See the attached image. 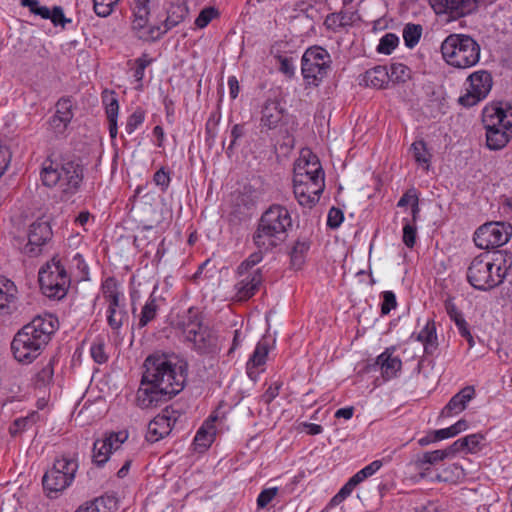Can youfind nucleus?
<instances>
[{
	"mask_svg": "<svg viewBox=\"0 0 512 512\" xmlns=\"http://www.w3.org/2000/svg\"><path fill=\"white\" fill-rule=\"evenodd\" d=\"M39 284L45 296L62 299L70 286V277L60 259L53 257L39 270Z\"/></svg>",
	"mask_w": 512,
	"mask_h": 512,
	"instance_id": "7",
	"label": "nucleus"
},
{
	"mask_svg": "<svg viewBox=\"0 0 512 512\" xmlns=\"http://www.w3.org/2000/svg\"><path fill=\"white\" fill-rule=\"evenodd\" d=\"M470 88L460 96L458 102L464 107H472L482 101L489 94L493 79L486 70H479L470 74L467 78Z\"/></svg>",
	"mask_w": 512,
	"mask_h": 512,
	"instance_id": "13",
	"label": "nucleus"
},
{
	"mask_svg": "<svg viewBox=\"0 0 512 512\" xmlns=\"http://www.w3.org/2000/svg\"><path fill=\"white\" fill-rule=\"evenodd\" d=\"M397 306L396 296L392 291L383 292V302L381 305V313L387 315Z\"/></svg>",
	"mask_w": 512,
	"mask_h": 512,
	"instance_id": "61",
	"label": "nucleus"
},
{
	"mask_svg": "<svg viewBox=\"0 0 512 512\" xmlns=\"http://www.w3.org/2000/svg\"><path fill=\"white\" fill-rule=\"evenodd\" d=\"M69 124V121H64V119L54 117V115L49 120V125L57 136L63 135L66 132V129Z\"/></svg>",
	"mask_w": 512,
	"mask_h": 512,
	"instance_id": "63",
	"label": "nucleus"
},
{
	"mask_svg": "<svg viewBox=\"0 0 512 512\" xmlns=\"http://www.w3.org/2000/svg\"><path fill=\"white\" fill-rule=\"evenodd\" d=\"M145 371L136 394V403L142 409L167 402L184 388L186 369L174 365L164 354H153L144 361Z\"/></svg>",
	"mask_w": 512,
	"mask_h": 512,
	"instance_id": "1",
	"label": "nucleus"
},
{
	"mask_svg": "<svg viewBox=\"0 0 512 512\" xmlns=\"http://www.w3.org/2000/svg\"><path fill=\"white\" fill-rule=\"evenodd\" d=\"M218 15V12L213 7L204 8L195 20V25L198 28L206 27L213 18Z\"/></svg>",
	"mask_w": 512,
	"mask_h": 512,
	"instance_id": "53",
	"label": "nucleus"
},
{
	"mask_svg": "<svg viewBox=\"0 0 512 512\" xmlns=\"http://www.w3.org/2000/svg\"><path fill=\"white\" fill-rule=\"evenodd\" d=\"M185 339L192 343V349L198 354H213L218 350V336L216 331L207 324H204L200 329L186 336Z\"/></svg>",
	"mask_w": 512,
	"mask_h": 512,
	"instance_id": "15",
	"label": "nucleus"
},
{
	"mask_svg": "<svg viewBox=\"0 0 512 512\" xmlns=\"http://www.w3.org/2000/svg\"><path fill=\"white\" fill-rule=\"evenodd\" d=\"M404 221H405V224L403 226L402 240H403V243L408 248H413L416 243L417 228H416L415 224L411 223L409 220L404 219Z\"/></svg>",
	"mask_w": 512,
	"mask_h": 512,
	"instance_id": "50",
	"label": "nucleus"
},
{
	"mask_svg": "<svg viewBox=\"0 0 512 512\" xmlns=\"http://www.w3.org/2000/svg\"><path fill=\"white\" fill-rule=\"evenodd\" d=\"M389 81L404 83L410 78V69L402 63H393L388 71Z\"/></svg>",
	"mask_w": 512,
	"mask_h": 512,
	"instance_id": "45",
	"label": "nucleus"
},
{
	"mask_svg": "<svg viewBox=\"0 0 512 512\" xmlns=\"http://www.w3.org/2000/svg\"><path fill=\"white\" fill-rule=\"evenodd\" d=\"M293 117L289 115L284 107H282L280 100L268 99L262 106L260 127L262 131L265 130H278L283 137H290L292 132L296 130L297 123L292 121L289 126L290 119Z\"/></svg>",
	"mask_w": 512,
	"mask_h": 512,
	"instance_id": "9",
	"label": "nucleus"
},
{
	"mask_svg": "<svg viewBox=\"0 0 512 512\" xmlns=\"http://www.w3.org/2000/svg\"><path fill=\"white\" fill-rule=\"evenodd\" d=\"M507 269L501 264L492 261L487 254L475 257L468 269L467 280L472 287L481 291H488L499 286Z\"/></svg>",
	"mask_w": 512,
	"mask_h": 512,
	"instance_id": "6",
	"label": "nucleus"
},
{
	"mask_svg": "<svg viewBox=\"0 0 512 512\" xmlns=\"http://www.w3.org/2000/svg\"><path fill=\"white\" fill-rule=\"evenodd\" d=\"M153 180L157 186L161 188V191H166L170 184V175L163 167L155 172Z\"/></svg>",
	"mask_w": 512,
	"mask_h": 512,
	"instance_id": "62",
	"label": "nucleus"
},
{
	"mask_svg": "<svg viewBox=\"0 0 512 512\" xmlns=\"http://www.w3.org/2000/svg\"><path fill=\"white\" fill-rule=\"evenodd\" d=\"M444 60L456 68H469L480 59V45L466 34H450L441 44Z\"/></svg>",
	"mask_w": 512,
	"mask_h": 512,
	"instance_id": "5",
	"label": "nucleus"
},
{
	"mask_svg": "<svg viewBox=\"0 0 512 512\" xmlns=\"http://www.w3.org/2000/svg\"><path fill=\"white\" fill-rule=\"evenodd\" d=\"M217 417H210L205 421L204 425L197 431L194 438L195 449L198 451L206 450L213 442L215 436V429L213 422Z\"/></svg>",
	"mask_w": 512,
	"mask_h": 512,
	"instance_id": "27",
	"label": "nucleus"
},
{
	"mask_svg": "<svg viewBox=\"0 0 512 512\" xmlns=\"http://www.w3.org/2000/svg\"><path fill=\"white\" fill-rule=\"evenodd\" d=\"M103 103L109 123V134L112 139L117 136V117L119 111V103L114 92H105L103 95Z\"/></svg>",
	"mask_w": 512,
	"mask_h": 512,
	"instance_id": "26",
	"label": "nucleus"
},
{
	"mask_svg": "<svg viewBox=\"0 0 512 512\" xmlns=\"http://www.w3.org/2000/svg\"><path fill=\"white\" fill-rule=\"evenodd\" d=\"M118 0H93V9L100 17H107L113 11Z\"/></svg>",
	"mask_w": 512,
	"mask_h": 512,
	"instance_id": "52",
	"label": "nucleus"
},
{
	"mask_svg": "<svg viewBox=\"0 0 512 512\" xmlns=\"http://www.w3.org/2000/svg\"><path fill=\"white\" fill-rule=\"evenodd\" d=\"M394 352V346L388 347L376 359V365L380 366L382 376L385 380L396 377L402 367L400 358L393 357Z\"/></svg>",
	"mask_w": 512,
	"mask_h": 512,
	"instance_id": "22",
	"label": "nucleus"
},
{
	"mask_svg": "<svg viewBox=\"0 0 512 512\" xmlns=\"http://www.w3.org/2000/svg\"><path fill=\"white\" fill-rule=\"evenodd\" d=\"M310 249V241L307 238H298L293 244L290 252L291 264L299 269L305 261L306 254Z\"/></svg>",
	"mask_w": 512,
	"mask_h": 512,
	"instance_id": "34",
	"label": "nucleus"
},
{
	"mask_svg": "<svg viewBox=\"0 0 512 512\" xmlns=\"http://www.w3.org/2000/svg\"><path fill=\"white\" fill-rule=\"evenodd\" d=\"M292 219L288 209L282 205H271L260 217L252 235L258 249L272 251L285 242Z\"/></svg>",
	"mask_w": 512,
	"mask_h": 512,
	"instance_id": "3",
	"label": "nucleus"
},
{
	"mask_svg": "<svg viewBox=\"0 0 512 512\" xmlns=\"http://www.w3.org/2000/svg\"><path fill=\"white\" fill-rule=\"evenodd\" d=\"M417 340L424 345V351L428 355H432L438 347L436 326L433 320L427 321L423 329L418 333Z\"/></svg>",
	"mask_w": 512,
	"mask_h": 512,
	"instance_id": "28",
	"label": "nucleus"
},
{
	"mask_svg": "<svg viewBox=\"0 0 512 512\" xmlns=\"http://www.w3.org/2000/svg\"><path fill=\"white\" fill-rule=\"evenodd\" d=\"M112 451L113 446L109 440L97 439L93 444L92 462L96 466L102 467L108 461Z\"/></svg>",
	"mask_w": 512,
	"mask_h": 512,
	"instance_id": "33",
	"label": "nucleus"
},
{
	"mask_svg": "<svg viewBox=\"0 0 512 512\" xmlns=\"http://www.w3.org/2000/svg\"><path fill=\"white\" fill-rule=\"evenodd\" d=\"M52 229L47 221H35L29 227L28 243L24 253L29 257H37L42 252V246L52 239Z\"/></svg>",
	"mask_w": 512,
	"mask_h": 512,
	"instance_id": "14",
	"label": "nucleus"
},
{
	"mask_svg": "<svg viewBox=\"0 0 512 512\" xmlns=\"http://www.w3.org/2000/svg\"><path fill=\"white\" fill-rule=\"evenodd\" d=\"M159 304L156 297L150 295L144 306L142 307L138 328L142 329L147 326L152 320H154L159 311Z\"/></svg>",
	"mask_w": 512,
	"mask_h": 512,
	"instance_id": "35",
	"label": "nucleus"
},
{
	"mask_svg": "<svg viewBox=\"0 0 512 512\" xmlns=\"http://www.w3.org/2000/svg\"><path fill=\"white\" fill-rule=\"evenodd\" d=\"M60 185L66 194H75L83 180V167L78 162L68 161L59 166Z\"/></svg>",
	"mask_w": 512,
	"mask_h": 512,
	"instance_id": "17",
	"label": "nucleus"
},
{
	"mask_svg": "<svg viewBox=\"0 0 512 512\" xmlns=\"http://www.w3.org/2000/svg\"><path fill=\"white\" fill-rule=\"evenodd\" d=\"M331 57L320 46L308 48L301 59V72L308 85L318 86L330 71Z\"/></svg>",
	"mask_w": 512,
	"mask_h": 512,
	"instance_id": "8",
	"label": "nucleus"
},
{
	"mask_svg": "<svg viewBox=\"0 0 512 512\" xmlns=\"http://www.w3.org/2000/svg\"><path fill=\"white\" fill-rule=\"evenodd\" d=\"M103 296L108 303L107 323L109 327L119 333L120 328L128 320V312L122 301L123 295L118 290L117 281L110 277L102 285Z\"/></svg>",
	"mask_w": 512,
	"mask_h": 512,
	"instance_id": "10",
	"label": "nucleus"
},
{
	"mask_svg": "<svg viewBox=\"0 0 512 512\" xmlns=\"http://www.w3.org/2000/svg\"><path fill=\"white\" fill-rule=\"evenodd\" d=\"M464 476V471L458 464L445 468L441 473H436L431 479L439 482H454Z\"/></svg>",
	"mask_w": 512,
	"mask_h": 512,
	"instance_id": "40",
	"label": "nucleus"
},
{
	"mask_svg": "<svg viewBox=\"0 0 512 512\" xmlns=\"http://www.w3.org/2000/svg\"><path fill=\"white\" fill-rule=\"evenodd\" d=\"M295 198L303 207H313L320 198L325 189V180L322 177H316L312 184L293 185Z\"/></svg>",
	"mask_w": 512,
	"mask_h": 512,
	"instance_id": "18",
	"label": "nucleus"
},
{
	"mask_svg": "<svg viewBox=\"0 0 512 512\" xmlns=\"http://www.w3.org/2000/svg\"><path fill=\"white\" fill-rule=\"evenodd\" d=\"M153 59L149 58L148 54L143 53L141 57L135 60L134 78L139 83V87L142 86V80L144 78V72L147 66L152 63Z\"/></svg>",
	"mask_w": 512,
	"mask_h": 512,
	"instance_id": "49",
	"label": "nucleus"
},
{
	"mask_svg": "<svg viewBox=\"0 0 512 512\" xmlns=\"http://www.w3.org/2000/svg\"><path fill=\"white\" fill-rule=\"evenodd\" d=\"M436 14H448L456 20L473 12L477 7L476 0H428Z\"/></svg>",
	"mask_w": 512,
	"mask_h": 512,
	"instance_id": "16",
	"label": "nucleus"
},
{
	"mask_svg": "<svg viewBox=\"0 0 512 512\" xmlns=\"http://www.w3.org/2000/svg\"><path fill=\"white\" fill-rule=\"evenodd\" d=\"M54 363H55V358L52 357L48 360L47 363H45L43 365L41 370H39L36 373L35 378H34V385L37 388L46 387L52 382L53 375H54Z\"/></svg>",
	"mask_w": 512,
	"mask_h": 512,
	"instance_id": "37",
	"label": "nucleus"
},
{
	"mask_svg": "<svg viewBox=\"0 0 512 512\" xmlns=\"http://www.w3.org/2000/svg\"><path fill=\"white\" fill-rule=\"evenodd\" d=\"M265 250L258 249V251L249 255L238 267V274H253L257 269L255 266L263 260V253Z\"/></svg>",
	"mask_w": 512,
	"mask_h": 512,
	"instance_id": "42",
	"label": "nucleus"
},
{
	"mask_svg": "<svg viewBox=\"0 0 512 512\" xmlns=\"http://www.w3.org/2000/svg\"><path fill=\"white\" fill-rule=\"evenodd\" d=\"M316 177L324 178V173L323 174H320V173L313 174V172H306V171L303 173H301V172L294 173L293 185L312 184V181L316 180Z\"/></svg>",
	"mask_w": 512,
	"mask_h": 512,
	"instance_id": "59",
	"label": "nucleus"
},
{
	"mask_svg": "<svg viewBox=\"0 0 512 512\" xmlns=\"http://www.w3.org/2000/svg\"><path fill=\"white\" fill-rule=\"evenodd\" d=\"M241 278L235 285L239 300H247L258 291L263 282V273L261 268H257L253 274H239Z\"/></svg>",
	"mask_w": 512,
	"mask_h": 512,
	"instance_id": "20",
	"label": "nucleus"
},
{
	"mask_svg": "<svg viewBox=\"0 0 512 512\" xmlns=\"http://www.w3.org/2000/svg\"><path fill=\"white\" fill-rule=\"evenodd\" d=\"M351 17L345 12L331 13L327 15L324 25L327 29L337 31L339 28L345 27L350 24Z\"/></svg>",
	"mask_w": 512,
	"mask_h": 512,
	"instance_id": "43",
	"label": "nucleus"
},
{
	"mask_svg": "<svg viewBox=\"0 0 512 512\" xmlns=\"http://www.w3.org/2000/svg\"><path fill=\"white\" fill-rule=\"evenodd\" d=\"M116 507V501L113 497H98L78 508L75 512H113Z\"/></svg>",
	"mask_w": 512,
	"mask_h": 512,
	"instance_id": "32",
	"label": "nucleus"
},
{
	"mask_svg": "<svg viewBox=\"0 0 512 512\" xmlns=\"http://www.w3.org/2000/svg\"><path fill=\"white\" fill-rule=\"evenodd\" d=\"M42 183L47 187L60 184L59 166H53V162L46 160L41 171Z\"/></svg>",
	"mask_w": 512,
	"mask_h": 512,
	"instance_id": "38",
	"label": "nucleus"
},
{
	"mask_svg": "<svg viewBox=\"0 0 512 512\" xmlns=\"http://www.w3.org/2000/svg\"><path fill=\"white\" fill-rule=\"evenodd\" d=\"M482 121L486 129V144L490 150L504 148L512 137V106L492 103L484 108Z\"/></svg>",
	"mask_w": 512,
	"mask_h": 512,
	"instance_id": "4",
	"label": "nucleus"
},
{
	"mask_svg": "<svg viewBox=\"0 0 512 512\" xmlns=\"http://www.w3.org/2000/svg\"><path fill=\"white\" fill-rule=\"evenodd\" d=\"M448 458L445 450H435L431 452H425L422 456L418 457L415 461L416 467L421 470V477H426V471L428 468H425V465H433L439 461Z\"/></svg>",
	"mask_w": 512,
	"mask_h": 512,
	"instance_id": "36",
	"label": "nucleus"
},
{
	"mask_svg": "<svg viewBox=\"0 0 512 512\" xmlns=\"http://www.w3.org/2000/svg\"><path fill=\"white\" fill-rule=\"evenodd\" d=\"M17 287L13 281L1 276L0 277V314H11L15 309V301L17 299Z\"/></svg>",
	"mask_w": 512,
	"mask_h": 512,
	"instance_id": "23",
	"label": "nucleus"
},
{
	"mask_svg": "<svg viewBox=\"0 0 512 512\" xmlns=\"http://www.w3.org/2000/svg\"><path fill=\"white\" fill-rule=\"evenodd\" d=\"M422 26L419 24H407L403 29V39L408 48L416 46L422 35Z\"/></svg>",
	"mask_w": 512,
	"mask_h": 512,
	"instance_id": "41",
	"label": "nucleus"
},
{
	"mask_svg": "<svg viewBox=\"0 0 512 512\" xmlns=\"http://www.w3.org/2000/svg\"><path fill=\"white\" fill-rule=\"evenodd\" d=\"M399 38L394 33H387L381 39L377 46V51L389 55L398 46Z\"/></svg>",
	"mask_w": 512,
	"mask_h": 512,
	"instance_id": "46",
	"label": "nucleus"
},
{
	"mask_svg": "<svg viewBox=\"0 0 512 512\" xmlns=\"http://www.w3.org/2000/svg\"><path fill=\"white\" fill-rule=\"evenodd\" d=\"M512 226L504 222H488L480 226L474 234V242L481 249L500 247L509 241Z\"/></svg>",
	"mask_w": 512,
	"mask_h": 512,
	"instance_id": "11",
	"label": "nucleus"
},
{
	"mask_svg": "<svg viewBox=\"0 0 512 512\" xmlns=\"http://www.w3.org/2000/svg\"><path fill=\"white\" fill-rule=\"evenodd\" d=\"M151 0H133L132 29L136 36L144 41H156L161 38V26H147Z\"/></svg>",
	"mask_w": 512,
	"mask_h": 512,
	"instance_id": "12",
	"label": "nucleus"
},
{
	"mask_svg": "<svg viewBox=\"0 0 512 512\" xmlns=\"http://www.w3.org/2000/svg\"><path fill=\"white\" fill-rule=\"evenodd\" d=\"M245 134V126L243 124H235L231 129V141L226 148V155L231 158L234 155V150L237 145V141L242 138Z\"/></svg>",
	"mask_w": 512,
	"mask_h": 512,
	"instance_id": "51",
	"label": "nucleus"
},
{
	"mask_svg": "<svg viewBox=\"0 0 512 512\" xmlns=\"http://www.w3.org/2000/svg\"><path fill=\"white\" fill-rule=\"evenodd\" d=\"M49 19L52 21L54 26L65 27L67 23L71 22V19L66 18L63 9L60 6H54L50 12Z\"/></svg>",
	"mask_w": 512,
	"mask_h": 512,
	"instance_id": "60",
	"label": "nucleus"
},
{
	"mask_svg": "<svg viewBox=\"0 0 512 512\" xmlns=\"http://www.w3.org/2000/svg\"><path fill=\"white\" fill-rule=\"evenodd\" d=\"M344 220L343 211L340 208L332 207L328 212L327 226L336 229Z\"/></svg>",
	"mask_w": 512,
	"mask_h": 512,
	"instance_id": "57",
	"label": "nucleus"
},
{
	"mask_svg": "<svg viewBox=\"0 0 512 512\" xmlns=\"http://www.w3.org/2000/svg\"><path fill=\"white\" fill-rule=\"evenodd\" d=\"M73 479L61 474L57 469H49L42 478L43 488L48 492H60L66 489Z\"/></svg>",
	"mask_w": 512,
	"mask_h": 512,
	"instance_id": "25",
	"label": "nucleus"
},
{
	"mask_svg": "<svg viewBox=\"0 0 512 512\" xmlns=\"http://www.w3.org/2000/svg\"><path fill=\"white\" fill-rule=\"evenodd\" d=\"M58 328V320L51 314L36 316L14 336L11 350L17 361L31 363L45 349Z\"/></svg>",
	"mask_w": 512,
	"mask_h": 512,
	"instance_id": "2",
	"label": "nucleus"
},
{
	"mask_svg": "<svg viewBox=\"0 0 512 512\" xmlns=\"http://www.w3.org/2000/svg\"><path fill=\"white\" fill-rule=\"evenodd\" d=\"M364 80L367 86L377 89L384 88L389 82L388 70L385 66H376L366 71Z\"/></svg>",
	"mask_w": 512,
	"mask_h": 512,
	"instance_id": "30",
	"label": "nucleus"
},
{
	"mask_svg": "<svg viewBox=\"0 0 512 512\" xmlns=\"http://www.w3.org/2000/svg\"><path fill=\"white\" fill-rule=\"evenodd\" d=\"M145 115L142 110L133 112L126 123L125 130L128 134H132L144 121Z\"/></svg>",
	"mask_w": 512,
	"mask_h": 512,
	"instance_id": "54",
	"label": "nucleus"
},
{
	"mask_svg": "<svg viewBox=\"0 0 512 512\" xmlns=\"http://www.w3.org/2000/svg\"><path fill=\"white\" fill-rule=\"evenodd\" d=\"M90 354L93 360L98 364H103L108 360V356L104 349V343L101 341L91 345Z\"/></svg>",
	"mask_w": 512,
	"mask_h": 512,
	"instance_id": "55",
	"label": "nucleus"
},
{
	"mask_svg": "<svg viewBox=\"0 0 512 512\" xmlns=\"http://www.w3.org/2000/svg\"><path fill=\"white\" fill-rule=\"evenodd\" d=\"M205 323L203 317L198 309L191 307L188 309L186 315L183 317L181 322V329L184 336L190 335L197 329H200Z\"/></svg>",
	"mask_w": 512,
	"mask_h": 512,
	"instance_id": "31",
	"label": "nucleus"
},
{
	"mask_svg": "<svg viewBox=\"0 0 512 512\" xmlns=\"http://www.w3.org/2000/svg\"><path fill=\"white\" fill-rule=\"evenodd\" d=\"M54 117L62 118L64 121L71 122L73 118L72 102L69 98H61L56 103Z\"/></svg>",
	"mask_w": 512,
	"mask_h": 512,
	"instance_id": "47",
	"label": "nucleus"
},
{
	"mask_svg": "<svg viewBox=\"0 0 512 512\" xmlns=\"http://www.w3.org/2000/svg\"><path fill=\"white\" fill-rule=\"evenodd\" d=\"M475 396V389L473 386H466L456 393L449 402L444 406L441 411L442 417H450L458 414L466 409L467 403Z\"/></svg>",
	"mask_w": 512,
	"mask_h": 512,
	"instance_id": "21",
	"label": "nucleus"
},
{
	"mask_svg": "<svg viewBox=\"0 0 512 512\" xmlns=\"http://www.w3.org/2000/svg\"><path fill=\"white\" fill-rule=\"evenodd\" d=\"M313 172L323 174L324 171L316 155H311L308 159L300 158L294 166V173Z\"/></svg>",
	"mask_w": 512,
	"mask_h": 512,
	"instance_id": "39",
	"label": "nucleus"
},
{
	"mask_svg": "<svg viewBox=\"0 0 512 512\" xmlns=\"http://www.w3.org/2000/svg\"><path fill=\"white\" fill-rule=\"evenodd\" d=\"M278 488L272 487L267 488L261 491L257 498V506L258 508H265L277 495Z\"/></svg>",
	"mask_w": 512,
	"mask_h": 512,
	"instance_id": "58",
	"label": "nucleus"
},
{
	"mask_svg": "<svg viewBox=\"0 0 512 512\" xmlns=\"http://www.w3.org/2000/svg\"><path fill=\"white\" fill-rule=\"evenodd\" d=\"M411 150L413 152V157L416 162L419 164H428L430 159V155L427 152L426 143L423 140L415 141L411 145Z\"/></svg>",
	"mask_w": 512,
	"mask_h": 512,
	"instance_id": "48",
	"label": "nucleus"
},
{
	"mask_svg": "<svg viewBox=\"0 0 512 512\" xmlns=\"http://www.w3.org/2000/svg\"><path fill=\"white\" fill-rule=\"evenodd\" d=\"M268 353V342L265 340L258 342L246 366L247 374L251 379H254L256 377V372L254 371V369L265 364Z\"/></svg>",
	"mask_w": 512,
	"mask_h": 512,
	"instance_id": "29",
	"label": "nucleus"
},
{
	"mask_svg": "<svg viewBox=\"0 0 512 512\" xmlns=\"http://www.w3.org/2000/svg\"><path fill=\"white\" fill-rule=\"evenodd\" d=\"M128 435L126 432H111L104 439L109 440L113 446V451H116L122 443L127 439Z\"/></svg>",
	"mask_w": 512,
	"mask_h": 512,
	"instance_id": "64",
	"label": "nucleus"
},
{
	"mask_svg": "<svg viewBox=\"0 0 512 512\" xmlns=\"http://www.w3.org/2000/svg\"><path fill=\"white\" fill-rule=\"evenodd\" d=\"M188 7L184 2L172 3L167 9V16L162 22L161 26V37L166 34L173 27L180 24L188 15Z\"/></svg>",
	"mask_w": 512,
	"mask_h": 512,
	"instance_id": "24",
	"label": "nucleus"
},
{
	"mask_svg": "<svg viewBox=\"0 0 512 512\" xmlns=\"http://www.w3.org/2000/svg\"><path fill=\"white\" fill-rule=\"evenodd\" d=\"M52 468L57 469L61 474L63 473V475L74 479L75 473L78 469V464L76 460L63 456L62 458L55 460Z\"/></svg>",
	"mask_w": 512,
	"mask_h": 512,
	"instance_id": "44",
	"label": "nucleus"
},
{
	"mask_svg": "<svg viewBox=\"0 0 512 512\" xmlns=\"http://www.w3.org/2000/svg\"><path fill=\"white\" fill-rule=\"evenodd\" d=\"M483 439L484 437L480 433L471 434L463 437L466 452L476 453L480 449L479 444L480 441Z\"/></svg>",
	"mask_w": 512,
	"mask_h": 512,
	"instance_id": "56",
	"label": "nucleus"
},
{
	"mask_svg": "<svg viewBox=\"0 0 512 512\" xmlns=\"http://www.w3.org/2000/svg\"><path fill=\"white\" fill-rule=\"evenodd\" d=\"M176 420L177 418L166 408L149 422L146 439L151 443L159 441L170 433Z\"/></svg>",
	"mask_w": 512,
	"mask_h": 512,
	"instance_id": "19",
	"label": "nucleus"
}]
</instances>
